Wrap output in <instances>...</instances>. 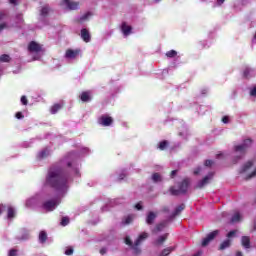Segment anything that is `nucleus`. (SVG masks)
<instances>
[{
	"instance_id": "nucleus-25",
	"label": "nucleus",
	"mask_w": 256,
	"mask_h": 256,
	"mask_svg": "<svg viewBox=\"0 0 256 256\" xmlns=\"http://www.w3.org/2000/svg\"><path fill=\"white\" fill-rule=\"evenodd\" d=\"M7 217H8V219H14V217H15V208H13V207H8V209H7Z\"/></svg>"
},
{
	"instance_id": "nucleus-5",
	"label": "nucleus",
	"mask_w": 256,
	"mask_h": 256,
	"mask_svg": "<svg viewBox=\"0 0 256 256\" xmlns=\"http://www.w3.org/2000/svg\"><path fill=\"white\" fill-rule=\"evenodd\" d=\"M59 198H53L51 200L45 201L42 204V208L45 209V211L51 212L59 205Z\"/></svg>"
},
{
	"instance_id": "nucleus-11",
	"label": "nucleus",
	"mask_w": 256,
	"mask_h": 256,
	"mask_svg": "<svg viewBox=\"0 0 256 256\" xmlns=\"http://www.w3.org/2000/svg\"><path fill=\"white\" fill-rule=\"evenodd\" d=\"M61 5H66L70 11H75L79 9V2L71 1V0H63Z\"/></svg>"
},
{
	"instance_id": "nucleus-18",
	"label": "nucleus",
	"mask_w": 256,
	"mask_h": 256,
	"mask_svg": "<svg viewBox=\"0 0 256 256\" xmlns=\"http://www.w3.org/2000/svg\"><path fill=\"white\" fill-rule=\"evenodd\" d=\"M167 237H169V234H164L160 236L158 239L155 240L154 245H156V247H159V245H163V243L167 241Z\"/></svg>"
},
{
	"instance_id": "nucleus-43",
	"label": "nucleus",
	"mask_w": 256,
	"mask_h": 256,
	"mask_svg": "<svg viewBox=\"0 0 256 256\" xmlns=\"http://www.w3.org/2000/svg\"><path fill=\"white\" fill-rule=\"evenodd\" d=\"M135 209H137V211H141V209H143V206L141 205V202H138V203L135 205Z\"/></svg>"
},
{
	"instance_id": "nucleus-1",
	"label": "nucleus",
	"mask_w": 256,
	"mask_h": 256,
	"mask_svg": "<svg viewBox=\"0 0 256 256\" xmlns=\"http://www.w3.org/2000/svg\"><path fill=\"white\" fill-rule=\"evenodd\" d=\"M46 185L52 187L56 191H67L69 186L67 185V176L63 172V169L59 167H51L46 176Z\"/></svg>"
},
{
	"instance_id": "nucleus-39",
	"label": "nucleus",
	"mask_w": 256,
	"mask_h": 256,
	"mask_svg": "<svg viewBox=\"0 0 256 256\" xmlns=\"http://www.w3.org/2000/svg\"><path fill=\"white\" fill-rule=\"evenodd\" d=\"M15 117H16V119H24V115H23V113L22 112H17L16 114H15Z\"/></svg>"
},
{
	"instance_id": "nucleus-19",
	"label": "nucleus",
	"mask_w": 256,
	"mask_h": 256,
	"mask_svg": "<svg viewBox=\"0 0 256 256\" xmlns=\"http://www.w3.org/2000/svg\"><path fill=\"white\" fill-rule=\"evenodd\" d=\"M241 243L245 247V249H249V247H251V239L249 238V236H243L241 238Z\"/></svg>"
},
{
	"instance_id": "nucleus-33",
	"label": "nucleus",
	"mask_w": 256,
	"mask_h": 256,
	"mask_svg": "<svg viewBox=\"0 0 256 256\" xmlns=\"http://www.w3.org/2000/svg\"><path fill=\"white\" fill-rule=\"evenodd\" d=\"M166 57H169L170 59H173V57H177V51L170 50L166 53Z\"/></svg>"
},
{
	"instance_id": "nucleus-6",
	"label": "nucleus",
	"mask_w": 256,
	"mask_h": 256,
	"mask_svg": "<svg viewBox=\"0 0 256 256\" xmlns=\"http://www.w3.org/2000/svg\"><path fill=\"white\" fill-rule=\"evenodd\" d=\"M28 51L30 53H41V51H43V45L37 43L36 41H31L28 44Z\"/></svg>"
},
{
	"instance_id": "nucleus-9",
	"label": "nucleus",
	"mask_w": 256,
	"mask_h": 256,
	"mask_svg": "<svg viewBox=\"0 0 256 256\" xmlns=\"http://www.w3.org/2000/svg\"><path fill=\"white\" fill-rule=\"evenodd\" d=\"M81 53V49H67L65 52L66 59H77Z\"/></svg>"
},
{
	"instance_id": "nucleus-45",
	"label": "nucleus",
	"mask_w": 256,
	"mask_h": 256,
	"mask_svg": "<svg viewBox=\"0 0 256 256\" xmlns=\"http://www.w3.org/2000/svg\"><path fill=\"white\" fill-rule=\"evenodd\" d=\"M253 177H256V169L250 175L247 176V179H253Z\"/></svg>"
},
{
	"instance_id": "nucleus-8",
	"label": "nucleus",
	"mask_w": 256,
	"mask_h": 256,
	"mask_svg": "<svg viewBox=\"0 0 256 256\" xmlns=\"http://www.w3.org/2000/svg\"><path fill=\"white\" fill-rule=\"evenodd\" d=\"M217 235H219V230H214V231L210 232V233L202 240V247H207V245H209V243H211V241H213V239H215V237H217Z\"/></svg>"
},
{
	"instance_id": "nucleus-54",
	"label": "nucleus",
	"mask_w": 256,
	"mask_h": 256,
	"mask_svg": "<svg viewBox=\"0 0 256 256\" xmlns=\"http://www.w3.org/2000/svg\"><path fill=\"white\" fill-rule=\"evenodd\" d=\"M9 3H11V5H17V0H9Z\"/></svg>"
},
{
	"instance_id": "nucleus-42",
	"label": "nucleus",
	"mask_w": 256,
	"mask_h": 256,
	"mask_svg": "<svg viewBox=\"0 0 256 256\" xmlns=\"http://www.w3.org/2000/svg\"><path fill=\"white\" fill-rule=\"evenodd\" d=\"M65 255H73V248H68L66 251H65Z\"/></svg>"
},
{
	"instance_id": "nucleus-16",
	"label": "nucleus",
	"mask_w": 256,
	"mask_h": 256,
	"mask_svg": "<svg viewBox=\"0 0 256 256\" xmlns=\"http://www.w3.org/2000/svg\"><path fill=\"white\" fill-rule=\"evenodd\" d=\"M80 99L83 103H89L91 101V91H84L80 95Z\"/></svg>"
},
{
	"instance_id": "nucleus-57",
	"label": "nucleus",
	"mask_w": 256,
	"mask_h": 256,
	"mask_svg": "<svg viewBox=\"0 0 256 256\" xmlns=\"http://www.w3.org/2000/svg\"><path fill=\"white\" fill-rule=\"evenodd\" d=\"M236 256H243V253L237 252V253H236Z\"/></svg>"
},
{
	"instance_id": "nucleus-40",
	"label": "nucleus",
	"mask_w": 256,
	"mask_h": 256,
	"mask_svg": "<svg viewBox=\"0 0 256 256\" xmlns=\"http://www.w3.org/2000/svg\"><path fill=\"white\" fill-rule=\"evenodd\" d=\"M213 163H214L213 160H206L204 165H205V167H211L213 165Z\"/></svg>"
},
{
	"instance_id": "nucleus-30",
	"label": "nucleus",
	"mask_w": 256,
	"mask_h": 256,
	"mask_svg": "<svg viewBox=\"0 0 256 256\" xmlns=\"http://www.w3.org/2000/svg\"><path fill=\"white\" fill-rule=\"evenodd\" d=\"M92 15H93V13H91V12L85 13L84 15H82L79 18V23H83V21H87V19H89V17H91Z\"/></svg>"
},
{
	"instance_id": "nucleus-29",
	"label": "nucleus",
	"mask_w": 256,
	"mask_h": 256,
	"mask_svg": "<svg viewBox=\"0 0 256 256\" xmlns=\"http://www.w3.org/2000/svg\"><path fill=\"white\" fill-rule=\"evenodd\" d=\"M152 181L153 183H160V181H162L161 174L159 173L152 174Z\"/></svg>"
},
{
	"instance_id": "nucleus-2",
	"label": "nucleus",
	"mask_w": 256,
	"mask_h": 256,
	"mask_svg": "<svg viewBox=\"0 0 256 256\" xmlns=\"http://www.w3.org/2000/svg\"><path fill=\"white\" fill-rule=\"evenodd\" d=\"M147 237H149V234H147V232H143L142 234L139 235V237L137 238V240L135 241V243L133 245V241H131V238L129 236H127L125 238V243L129 247H132L135 255H139V253H141V249L139 248V245H141V242L145 241V239H147Z\"/></svg>"
},
{
	"instance_id": "nucleus-47",
	"label": "nucleus",
	"mask_w": 256,
	"mask_h": 256,
	"mask_svg": "<svg viewBox=\"0 0 256 256\" xmlns=\"http://www.w3.org/2000/svg\"><path fill=\"white\" fill-rule=\"evenodd\" d=\"M3 29H7V23L0 24V32L3 31Z\"/></svg>"
},
{
	"instance_id": "nucleus-61",
	"label": "nucleus",
	"mask_w": 256,
	"mask_h": 256,
	"mask_svg": "<svg viewBox=\"0 0 256 256\" xmlns=\"http://www.w3.org/2000/svg\"><path fill=\"white\" fill-rule=\"evenodd\" d=\"M254 229H256V223L254 224Z\"/></svg>"
},
{
	"instance_id": "nucleus-17",
	"label": "nucleus",
	"mask_w": 256,
	"mask_h": 256,
	"mask_svg": "<svg viewBox=\"0 0 256 256\" xmlns=\"http://www.w3.org/2000/svg\"><path fill=\"white\" fill-rule=\"evenodd\" d=\"M155 219H157V214H155V212H149L146 217L147 225H153V223H155Z\"/></svg>"
},
{
	"instance_id": "nucleus-26",
	"label": "nucleus",
	"mask_w": 256,
	"mask_h": 256,
	"mask_svg": "<svg viewBox=\"0 0 256 256\" xmlns=\"http://www.w3.org/2000/svg\"><path fill=\"white\" fill-rule=\"evenodd\" d=\"M168 146L169 142L167 140H163L159 143L158 149H160V151H165V149H167Z\"/></svg>"
},
{
	"instance_id": "nucleus-32",
	"label": "nucleus",
	"mask_w": 256,
	"mask_h": 256,
	"mask_svg": "<svg viewBox=\"0 0 256 256\" xmlns=\"http://www.w3.org/2000/svg\"><path fill=\"white\" fill-rule=\"evenodd\" d=\"M0 61L2 63H9L11 61V57L7 54H3L0 56Z\"/></svg>"
},
{
	"instance_id": "nucleus-58",
	"label": "nucleus",
	"mask_w": 256,
	"mask_h": 256,
	"mask_svg": "<svg viewBox=\"0 0 256 256\" xmlns=\"http://www.w3.org/2000/svg\"><path fill=\"white\" fill-rule=\"evenodd\" d=\"M236 159H241V156H237Z\"/></svg>"
},
{
	"instance_id": "nucleus-35",
	"label": "nucleus",
	"mask_w": 256,
	"mask_h": 256,
	"mask_svg": "<svg viewBox=\"0 0 256 256\" xmlns=\"http://www.w3.org/2000/svg\"><path fill=\"white\" fill-rule=\"evenodd\" d=\"M249 73H251V70L249 68H245L243 72V76L245 77V79L249 78Z\"/></svg>"
},
{
	"instance_id": "nucleus-49",
	"label": "nucleus",
	"mask_w": 256,
	"mask_h": 256,
	"mask_svg": "<svg viewBox=\"0 0 256 256\" xmlns=\"http://www.w3.org/2000/svg\"><path fill=\"white\" fill-rule=\"evenodd\" d=\"M199 173H201V168L198 167L194 170V175H199Z\"/></svg>"
},
{
	"instance_id": "nucleus-31",
	"label": "nucleus",
	"mask_w": 256,
	"mask_h": 256,
	"mask_svg": "<svg viewBox=\"0 0 256 256\" xmlns=\"http://www.w3.org/2000/svg\"><path fill=\"white\" fill-rule=\"evenodd\" d=\"M45 157H49V150L48 149L42 150L38 154V159H45Z\"/></svg>"
},
{
	"instance_id": "nucleus-7",
	"label": "nucleus",
	"mask_w": 256,
	"mask_h": 256,
	"mask_svg": "<svg viewBox=\"0 0 256 256\" xmlns=\"http://www.w3.org/2000/svg\"><path fill=\"white\" fill-rule=\"evenodd\" d=\"M99 125H102V127H110V125H113V118L108 115H102L98 119Z\"/></svg>"
},
{
	"instance_id": "nucleus-23",
	"label": "nucleus",
	"mask_w": 256,
	"mask_h": 256,
	"mask_svg": "<svg viewBox=\"0 0 256 256\" xmlns=\"http://www.w3.org/2000/svg\"><path fill=\"white\" fill-rule=\"evenodd\" d=\"M241 221V213L235 212L230 220V223H239Z\"/></svg>"
},
{
	"instance_id": "nucleus-53",
	"label": "nucleus",
	"mask_w": 256,
	"mask_h": 256,
	"mask_svg": "<svg viewBox=\"0 0 256 256\" xmlns=\"http://www.w3.org/2000/svg\"><path fill=\"white\" fill-rule=\"evenodd\" d=\"M100 253L102 255H105V253H107V249H105V248L100 249Z\"/></svg>"
},
{
	"instance_id": "nucleus-44",
	"label": "nucleus",
	"mask_w": 256,
	"mask_h": 256,
	"mask_svg": "<svg viewBox=\"0 0 256 256\" xmlns=\"http://www.w3.org/2000/svg\"><path fill=\"white\" fill-rule=\"evenodd\" d=\"M222 123H225V124L229 123V116H223Z\"/></svg>"
},
{
	"instance_id": "nucleus-20",
	"label": "nucleus",
	"mask_w": 256,
	"mask_h": 256,
	"mask_svg": "<svg viewBox=\"0 0 256 256\" xmlns=\"http://www.w3.org/2000/svg\"><path fill=\"white\" fill-rule=\"evenodd\" d=\"M228 247H231V240L227 239L224 240L220 246H219V250L220 251H225V249H228Z\"/></svg>"
},
{
	"instance_id": "nucleus-13",
	"label": "nucleus",
	"mask_w": 256,
	"mask_h": 256,
	"mask_svg": "<svg viewBox=\"0 0 256 256\" xmlns=\"http://www.w3.org/2000/svg\"><path fill=\"white\" fill-rule=\"evenodd\" d=\"M81 39H83L85 43H89V41H91V34L86 28H83L81 30Z\"/></svg>"
},
{
	"instance_id": "nucleus-38",
	"label": "nucleus",
	"mask_w": 256,
	"mask_h": 256,
	"mask_svg": "<svg viewBox=\"0 0 256 256\" xmlns=\"http://www.w3.org/2000/svg\"><path fill=\"white\" fill-rule=\"evenodd\" d=\"M21 103H22V105H27V103H29V101L27 100V96L21 97Z\"/></svg>"
},
{
	"instance_id": "nucleus-36",
	"label": "nucleus",
	"mask_w": 256,
	"mask_h": 256,
	"mask_svg": "<svg viewBox=\"0 0 256 256\" xmlns=\"http://www.w3.org/2000/svg\"><path fill=\"white\" fill-rule=\"evenodd\" d=\"M131 221H133V218L131 216H128L125 218L123 225H129V223H131Z\"/></svg>"
},
{
	"instance_id": "nucleus-4",
	"label": "nucleus",
	"mask_w": 256,
	"mask_h": 256,
	"mask_svg": "<svg viewBox=\"0 0 256 256\" xmlns=\"http://www.w3.org/2000/svg\"><path fill=\"white\" fill-rule=\"evenodd\" d=\"M253 145V140L252 139H246L244 140L243 144L235 146V151L236 153H241V155H245V152L249 147Z\"/></svg>"
},
{
	"instance_id": "nucleus-51",
	"label": "nucleus",
	"mask_w": 256,
	"mask_h": 256,
	"mask_svg": "<svg viewBox=\"0 0 256 256\" xmlns=\"http://www.w3.org/2000/svg\"><path fill=\"white\" fill-rule=\"evenodd\" d=\"M162 211H163V213H169V207L164 206Z\"/></svg>"
},
{
	"instance_id": "nucleus-60",
	"label": "nucleus",
	"mask_w": 256,
	"mask_h": 256,
	"mask_svg": "<svg viewBox=\"0 0 256 256\" xmlns=\"http://www.w3.org/2000/svg\"><path fill=\"white\" fill-rule=\"evenodd\" d=\"M219 157H221V154H218V155H217V158H219Z\"/></svg>"
},
{
	"instance_id": "nucleus-21",
	"label": "nucleus",
	"mask_w": 256,
	"mask_h": 256,
	"mask_svg": "<svg viewBox=\"0 0 256 256\" xmlns=\"http://www.w3.org/2000/svg\"><path fill=\"white\" fill-rule=\"evenodd\" d=\"M63 105L61 104H54L51 109H50V113L52 115H55L56 113H59V111H61Z\"/></svg>"
},
{
	"instance_id": "nucleus-34",
	"label": "nucleus",
	"mask_w": 256,
	"mask_h": 256,
	"mask_svg": "<svg viewBox=\"0 0 256 256\" xmlns=\"http://www.w3.org/2000/svg\"><path fill=\"white\" fill-rule=\"evenodd\" d=\"M60 225L62 227H67V225H69V217H62V220L60 222Z\"/></svg>"
},
{
	"instance_id": "nucleus-22",
	"label": "nucleus",
	"mask_w": 256,
	"mask_h": 256,
	"mask_svg": "<svg viewBox=\"0 0 256 256\" xmlns=\"http://www.w3.org/2000/svg\"><path fill=\"white\" fill-rule=\"evenodd\" d=\"M253 167V161H248L244 166L242 167L240 173H246V171H249Z\"/></svg>"
},
{
	"instance_id": "nucleus-37",
	"label": "nucleus",
	"mask_w": 256,
	"mask_h": 256,
	"mask_svg": "<svg viewBox=\"0 0 256 256\" xmlns=\"http://www.w3.org/2000/svg\"><path fill=\"white\" fill-rule=\"evenodd\" d=\"M237 233V230H232L227 234L228 239H231V237H235Z\"/></svg>"
},
{
	"instance_id": "nucleus-28",
	"label": "nucleus",
	"mask_w": 256,
	"mask_h": 256,
	"mask_svg": "<svg viewBox=\"0 0 256 256\" xmlns=\"http://www.w3.org/2000/svg\"><path fill=\"white\" fill-rule=\"evenodd\" d=\"M49 11H50L49 6H44V7H42V9L40 11V15L42 17H47V15H49Z\"/></svg>"
},
{
	"instance_id": "nucleus-56",
	"label": "nucleus",
	"mask_w": 256,
	"mask_h": 256,
	"mask_svg": "<svg viewBox=\"0 0 256 256\" xmlns=\"http://www.w3.org/2000/svg\"><path fill=\"white\" fill-rule=\"evenodd\" d=\"M202 252H197L196 254H194L193 256H201Z\"/></svg>"
},
{
	"instance_id": "nucleus-3",
	"label": "nucleus",
	"mask_w": 256,
	"mask_h": 256,
	"mask_svg": "<svg viewBox=\"0 0 256 256\" xmlns=\"http://www.w3.org/2000/svg\"><path fill=\"white\" fill-rule=\"evenodd\" d=\"M189 189V179H184L179 184V189H175V187L171 186L169 188L170 195L174 197H178V195H185Z\"/></svg>"
},
{
	"instance_id": "nucleus-52",
	"label": "nucleus",
	"mask_w": 256,
	"mask_h": 256,
	"mask_svg": "<svg viewBox=\"0 0 256 256\" xmlns=\"http://www.w3.org/2000/svg\"><path fill=\"white\" fill-rule=\"evenodd\" d=\"M225 3V0H217V5L221 6Z\"/></svg>"
},
{
	"instance_id": "nucleus-50",
	"label": "nucleus",
	"mask_w": 256,
	"mask_h": 256,
	"mask_svg": "<svg viewBox=\"0 0 256 256\" xmlns=\"http://www.w3.org/2000/svg\"><path fill=\"white\" fill-rule=\"evenodd\" d=\"M175 175H177V170L171 171V173H170L171 179H173V177H175Z\"/></svg>"
},
{
	"instance_id": "nucleus-10",
	"label": "nucleus",
	"mask_w": 256,
	"mask_h": 256,
	"mask_svg": "<svg viewBox=\"0 0 256 256\" xmlns=\"http://www.w3.org/2000/svg\"><path fill=\"white\" fill-rule=\"evenodd\" d=\"M213 175H215V173L213 172H209L207 176H205L196 186V189H203V187L205 185H207L209 183V181H211V179H213Z\"/></svg>"
},
{
	"instance_id": "nucleus-15",
	"label": "nucleus",
	"mask_w": 256,
	"mask_h": 256,
	"mask_svg": "<svg viewBox=\"0 0 256 256\" xmlns=\"http://www.w3.org/2000/svg\"><path fill=\"white\" fill-rule=\"evenodd\" d=\"M181 211H185V204H180L179 206H177L172 215L170 216V219H175L177 215L181 214Z\"/></svg>"
},
{
	"instance_id": "nucleus-12",
	"label": "nucleus",
	"mask_w": 256,
	"mask_h": 256,
	"mask_svg": "<svg viewBox=\"0 0 256 256\" xmlns=\"http://www.w3.org/2000/svg\"><path fill=\"white\" fill-rule=\"evenodd\" d=\"M121 31L125 37H129L133 31V27L127 25V22H122Z\"/></svg>"
},
{
	"instance_id": "nucleus-24",
	"label": "nucleus",
	"mask_w": 256,
	"mask_h": 256,
	"mask_svg": "<svg viewBox=\"0 0 256 256\" xmlns=\"http://www.w3.org/2000/svg\"><path fill=\"white\" fill-rule=\"evenodd\" d=\"M172 251H175V247H167L162 250L159 256H168Z\"/></svg>"
},
{
	"instance_id": "nucleus-14",
	"label": "nucleus",
	"mask_w": 256,
	"mask_h": 256,
	"mask_svg": "<svg viewBox=\"0 0 256 256\" xmlns=\"http://www.w3.org/2000/svg\"><path fill=\"white\" fill-rule=\"evenodd\" d=\"M167 223H168L167 220L160 222L152 230V233H160V231H163L165 229V227H167Z\"/></svg>"
},
{
	"instance_id": "nucleus-55",
	"label": "nucleus",
	"mask_w": 256,
	"mask_h": 256,
	"mask_svg": "<svg viewBox=\"0 0 256 256\" xmlns=\"http://www.w3.org/2000/svg\"><path fill=\"white\" fill-rule=\"evenodd\" d=\"M120 180H123L125 179V174H121L120 177H119Z\"/></svg>"
},
{
	"instance_id": "nucleus-59",
	"label": "nucleus",
	"mask_w": 256,
	"mask_h": 256,
	"mask_svg": "<svg viewBox=\"0 0 256 256\" xmlns=\"http://www.w3.org/2000/svg\"><path fill=\"white\" fill-rule=\"evenodd\" d=\"M68 167H71V162L68 163Z\"/></svg>"
},
{
	"instance_id": "nucleus-48",
	"label": "nucleus",
	"mask_w": 256,
	"mask_h": 256,
	"mask_svg": "<svg viewBox=\"0 0 256 256\" xmlns=\"http://www.w3.org/2000/svg\"><path fill=\"white\" fill-rule=\"evenodd\" d=\"M250 95L252 97H256V87H254L251 91H250Z\"/></svg>"
},
{
	"instance_id": "nucleus-27",
	"label": "nucleus",
	"mask_w": 256,
	"mask_h": 256,
	"mask_svg": "<svg viewBox=\"0 0 256 256\" xmlns=\"http://www.w3.org/2000/svg\"><path fill=\"white\" fill-rule=\"evenodd\" d=\"M39 241H40V243H46L47 242V232L41 231L39 233Z\"/></svg>"
},
{
	"instance_id": "nucleus-46",
	"label": "nucleus",
	"mask_w": 256,
	"mask_h": 256,
	"mask_svg": "<svg viewBox=\"0 0 256 256\" xmlns=\"http://www.w3.org/2000/svg\"><path fill=\"white\" fill-rule=\"evenodd\" d=\"M7 17V14L5 12H0V21H3Z\"/></svg>"
},
{
	"instance_id": "nucleus-41",
	"label": "nucleus",
	"mask_w": 256,
	"mask_h": 256,
	"mask_svg": "<svg viewBox=\"0 0 256 256\" xmlns=\"http://www.w3.org/2000/svg\"><path fill=\"white\" fill-rule=\"evenodd\" d=\"M8 256H17V250L11 249V250L9 251Z\"/></svg>"
}]
</instances>
